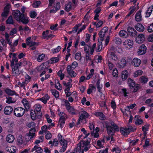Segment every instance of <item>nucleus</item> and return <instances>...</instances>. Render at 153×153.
<instances>
[{
  "label": "nucleus",
  "instance_id": "43",
  "mask_svg": "<svg viewBox=\"0 0 153 153\" xmlns=\"http://www.w3.org/2000/svg\"><path fill=\"white\" fill-rule=\"evenodd\" d=\"M113 40L116 44H120L122 42V41L119 37H115L114 38Z\"/></svg>",
  "mask_w": 153,
  "mask_h": 153
},
{
  "label": "nucleus",
  "instance_id": "47",
  "mask_svg": "<svg viewBox=\"0 0 153 153\" xmlns=\"http://www.w3.org/2000/svg\"><path fill=\"white\" fill-rule=\"evenodd\" d=\"M41 4V2L39 1H37L34 2L32 4V6L33 7H38Z\"/></svg>",
  "mask_w": 153,
  "mask_h": 153
},
{
  "label": "nucleus",
  "instance_id": "37",
  "mask_svg": "<svg viewBox=\"0 0 153 153\" xmlns=\"http://www.w3.org/2000/svg\"><path fill=\"white\" fill-rule=\"evenodd\" d=\"M44 64L45 63H43V64L40 66L41 70H42L43 69H45V70L43 71L42 73L40 74V76L45 74L46 73V71L45 70H48V68H46V67H45V65H44Z\"/></svg>",
  "mask_w": 153,
  "mask_h": 153
},
{
  "label": "nucleus",
  "instance_id": "51",
  "mask_svg": "<svg viewBox=\"0 0 153 153\" xmlns=\"http://www.w3.org/2000/svg\"><path fill=\"white\" fill-rule=\"evenodd\" d=\"M46 135L45 137L47 139H49L52 137V135L49 131H46Z\"/></svg>",
  "mask_w": 153,
  "mask_h": 153
},
{
  "label": "nucleus",
  "instance_id": "19",
  "mask_svg": "<svg viewBox=\"0 0 153 153\" xmlns=\"http://www.w3.org/2000/svg\"><path fill=\"white\" fill-rule=\"evenodd\" d=\"M13 109L12 107L8 106H6L4 110V113L5 114H10L12 111Z\"/></svg>",
  "mask_w": 153,
  "mask_h": 153
},
{
  "label": "nucleus",
  "instance_id": "39",
  "mask_svg": "<svg viewBox=\"0 0 153 153\" xmlns=\"http://www.w3.org/2000/svg\"><path fill=\"white\" fill-rule=\"evenodd\" d=\"M99 43L97 44L98 48L97 50V52H99L101 51L102 48V42L100 41L99 39H98Z\"/></svg>",
  "mask_w": 153,
  "mask_h": 153
},
{
  "label": "nucleus",
  "instance_id": "8",
  "mask_svg": "<svg viewBox=\"0 0 153 153\" xmlns=\"http://www.w3.org/2000/svg\"><path fill=\"white\" fill-rule=\"evenodd\" d=\"M108 56L110 60L114 61L118 60V58L114 51H109L108 52Z\"/></svg>",
  "mask_w": 153,
  "mask_h": 153
},
{
  "label": "nucleus",
  "instance_id": "7",
  "mask_svg": "<svg viewBox=\"0 0 153 153\" xmlns=\"http://www.w3.org/2000/svg\"><path fill=\"white\" fill-rule=\"evenodd\" d=\"M59 142L62 146V148L59 150V152L62 153L64 152L67 149L68 145L67 141L65 140H61Z\"/></svg>",
  "mask_w": 153,
  "mask_h": 153
},
{
  "label": "nucleus",
  "instance_id": "61",
  "mask_svg": "<svg viewBox=\"0 0 153 153\" xmlns=\"http://www.w3.org/2000/svg\"><path fill=\"white\" fill-rule=\"evenodd\" d=\"M49 32V30H47L45 32L43 31L42 33V35L43 36L44 38H45L47 37V35Z\"/></svg>",
  "mask_w": 153,
  "mask_h": 153
},
{
  "label": "nucleus",
  "instance_id": "26",
  "mask_svg": "<svg viewBox=\"0 0 153 153\" xmlns=\"http://www.w3.org/2000/svg\"><path fill=\"white\" fill-rule=\"evenodd\" d=\"M128 76V73L127 71H122L121 77L123 80H124L127 79Z\"/></svg>",
  "mask_w": 153,
  "mask_h": 153
},
{
  "label": "nucleus",
  "instance_id": "4",
  "mask_svg": "<svg viewBox=\"0 0 153 153\" xmlns=\"http://www.w3.org/2000/svg\"><path fill=\"white\" fill-rule=\"evenodd\" d=\"M25 111V109L24 108L20 107L15 108L13 113L16 117H21L24 114Z\"/></svg>",
  "mask_w": 153,
  "mask_h": 153
},
{
  "label": "nucleus",
  "instance_id": "32",
  "mask_svg": "<svg viewBox=\"0 0 153 153\" xmlns=\"http://www.w3.org/2000/svg\"><path fill=\"white\" fill-rule=\"evenodd\" d=\"M125 45L131 47L133 45V41L131 40L127 39L124 42Z\"/></svg>",
  "mask_w": 153,
  "mask_h": 153
},
{
  "label": "nucleus",
  "instance_id": "16",
  "mask_svg": "<svg viewBox=\"0 0 153 153\" xmlns=\"http://www.w3.org/2000/svg\"><path fill=\"white\" fill-rule=\"evenodd\" d=\"M94 115L98 117L101 120H103L106 119L105 116L102 112H96L94 113Z\"/></svg>",
  "mask_w": 153,
  "mask_h": 153
},
{
  "label": "nucleus",
  "instance_id": "29",
  "mask_svg": "<svg viewBox=\"0 0 153 153\" xmlns=\"http://www.w3.org/2000/svg\"><path fill=\"white\" fill-rule=\"evenodd\" d=\"M33 150H36V152L38 153H41L43 151L42 149L38 145H36L33 148Z\"/></svg>",
  "mask_w": 153,
  "mask_h": 153
},
{
  "label": "nucleus",
  "instance_id": "30",
  "mask_svg": "<svg viewBox=\"0 0 153 153\" xmlns=\"http://www.w3.org/2000/svg\"><path fill=\"white\" fill-rule=\"evenodd\" d=\"M59 58L58 57H53L48 61L49 63L53 64L57 62L58 61Z\"/></svg>",
  "mask_w": 153,
  "mask_h": 153
},
{
  "label": "nucleus",
  "instance_id": "28",
  "mask_svg": "<svg viewBox=\"0 0 153 153\" xmlns=\"http://www.w3.org/2000/svg\"><path fill=\"white\" fill-rule=\"evenodd\" d=\"M22 137V135H19L17 137V143L19 145H21L25 143Z\"/></svg>",
  "mask_w": 153,
  "mask_h": 153
},
{
  "label": "nucleus",
  "instance_id": "62",
  "mask_svg": "<svg viewBox=\"0 0 153 153\" xmlns=\"http://www.w3.org/2000/svg\"><path fill=\"white\" fill-rule=\"evenodd\" d=\"M64 102L65 104V106L66 109L71 107L70 104L68 102V101L66 100H64Z\"/></svg>",
  "mask_w": 153,
  "mask_h": 153
},
{
  "label": "nucleus",
  "instance_id": "34",
  "mask_svg": "<svg viewBox=\"0 0 153 153\" xmlns=\"http://www.w3.org/2000/svg\"><path fill=\"white\" fill-rule=\"evenodd\" d=\"M52 94L56 97L57 98L59 97V93L58 91L55 89H52L51 90Z\"/></svg>",
  "mask_w": 153,
  "mask_h": 153
},
{
  "label": "nucleus",
  "instance_id": "9",
  "mask_svg": "<svg viewBox=\"0 0 153 153\" xmlns=\"http://www.w3.org/2000/svg\"><path fill=\"white\" fill-rule=\"evenodd\" d=\"M145 40V37L144 35L141 33L139 34L135 39L136 42L139 44L143 42Z\"/></svg>",
  "mask_w": 153,
  "mask_h": 153
},
{
  "label": "nucleus",
  "instance_id": "42",
  "mask_svg": "<svg viewBox=\"0 0 153 153\" xmlns=\"http://www.w3.org/2000/svg\"><path fill=\"white\" fill-rule=\"evenodd\" d=\"M6 23L7 24H13V20L12 16H10L6 20Z\"/></svg>",
  "mask_w": 153,
  "mask_h": 153
},
{
  "label": "nucleus",
  "instance_id": "15",
  "mask_svg": "<svg viewBox=\"0 0 153 153\" xmlns=\"http://www.w3.org/2000/svg\"><path fill=\"white\" fill-rule=\"evenodd\" d=\"M141 10H139L135 14V19L137 22H140L142 20V17L141 15Z\"/></svg>",
  "mask_w": 153,
  "mask_h": 153
},
{
  "label": "nucleus",
  "instance_id": "3",
  "mask_svg": "<svg viewBox=\"0 0 153 153\" xmlns=\"http://www.w3.org/2000/svg\"><path fill=\"white\" fill-rule=\"evenodd\" d=\"M22 63H18L15 64L13 68H12V74L14 76H19L21 73L19 69L21 66Z\"/></svg>",
  "mask_w": 153,
  "mask_h": 153
},
{
  "label": "nucleus",
  "instance_id": "48",
  "mask_svg": "<svg viewBox=\"0 0 153 153\" xmlns=\"http://www.w3.org/2000/svg\"><path fill=\"white\" fill-rule=\"evenodd\" d=\"M57 82L55 84V88L58 90H61L62 89V87L61 85L60 84L59 82L57 80Z\"/></svg>",
  "mask_w": 153,
  "mask_h": 153
},
{
  "label": "nucleus",
  "instance_id": "27",
  "mask_svg": "<svg viewBox=\"0 0 153 153\" xmlns=\"http://www.w3.org/2000/svg\"><path fill=\"white\" fill-rule=\"evenodd\" d=\"M119 65L120 68L125 67L126 64V62L124 58H122L119 62Z\"/></svg>",
  "mask_w": 153,
  "mask_h": 153
},
{
  "label": "nucleus",
  "instance_id": "49",
  "mask_svg": "<svg viewBox=\"0 0 153 153\" xmlns=\"http://www.w3.org/2000/svg\"><path fill=\"white\" fill-rule=\"evenodd\" d=\"M7 100L6 102L7 103L10 104L13 102V98L10 97H6Z\"/></svg>",
  "mask_w": 153,
  "mask_h": 153
},
{
  "label": "nucleus",
  "instance_id": "56",
  "mask_svg": "<svg viewBox=\"0 0 153 153\" xmlns=\"http://www.w3.org/2000/svg\"><path fill=\"white\" fill-rule=\"evenodd\" d=\"M118 71L117 69L113 70L112 75L114 77H117L118 76Z\"/></svg>",
  "mask_w": 153,
  "mask_h": 153
},
{
  "label": "nucleus",
  "instance_id": "35",
  "mask_svg": "<svg viewBox=\"0 0 153 153\" xmlns=\"http://www.w3.org/2000/svg\"><path fill=\"white\" fill-rule=\"evenodd\" d=\"M67 110L68 111L72 114H75L76 112H75V110L74 107H70L67 108Z\"/></svg>",
  "mask_w": 153,
  "mask_h": 153
},
{
  "label": "nucleus",
  "instance_id": "21",
  "mask_svg": "<svg viewBox=\"0 0 153 153\" xmlns=\"http://www.w3.org/2000/svg\"><path fill=\"white\" fill-rule=\"evenodd\" d=\"M106 128H107V133L108 135H110L112 136L113 135V133L115 132L113 128L111 126L107 125H106Z\"/></svg>",
  "mask_w": 153,
  "mask_h": 153
},
{
  "label": "nucleus",
  "instance_id": "50",
  "mask_svg": "<svg viewBox=\"0 0 153 153\" xmlns=\"http://www.w3.org/2000/svg\"><path fill=\"white\" fill-rule=\"evenodd\" d=\"M149 126V125L148 124H147L145 125L144 126L142 127V130L144 132H145L146 131H147L148 130Z\"/></svg>",
  "mask_w": 153,
  "mask_h": 153
},
{
  "label": "nucleus",
  "instance_id": "55",
  "mask_svg": "<svg viewBox=\"0 0 153 153\" xmlns=\"http://www.w3.org/2000/svg\"><path fill=\"white\" fill-rule=\"evenodd\" d=\"M27 43V45H29L30 47L33 46L36 44V42L32 41H28Z\"/></svg>",
  "mask_w": 153,
  "mask_h": 153
},
{
  "label": "nucleus",
  "instance_id": "23",
  "mask_svg": "<svg viewBox=\"0 0 153 153\" xmlns=\"http://www.w3.org/2000/svg\"><path fill=\"white\" fill-rule=\"evenodd\" d=\"M119 35L120 37L126 38L128 36V32L125 30H121L119 33Z\"/></svg>",
  "mask_w": 153,
  "mask_h": 153
},
{
  "label": "nucleus",
  "instance_id": "54",
  "mask_svg": "<svg viewBox=\"0 0 153 153\" xmlns=\"http://www.w3.org/2000/svg\"><path fill=\"white\" fill-rule=\"evenodd\" d=\"M41 106L39 104L36 105L35 109L37 112H41L40 111L41 108Z\"/></svg>",
  "mask_w": 153,
  "mask_h": 153
},
{
  "label": "nucleus",
  "instance_id": "14",
  "mask_svg": "<svg viewBox=\"0 0 153 153\" xmlns=\"http://www.w3.org/2000/svg\"><path fill=\"white\" fill-rule=\"evenodd\" d=\"M135 29L140 32H143L145 29L144 26L141 23H137L134 26Z\"/></svg>",
  "mask_w": 153,
  "mask_h": 153
},
{
  "label": "nucleus",
  "instance_id": "24",
  "mask_svg": "<svg viewBox=\"0 0 153 153\" xmlns=\"http://www.w3.org/2000/svg\"><path fill=\"white\" fill-rule=\"evenodd\" d=\"M5 92L9 95L13 96L14 95H16V93L14 91L10 90V89L7 88L5 90Z\"/></svg>",
  "mask_w": 153,
  "mask_h": 153
},
{
  "label": "nucleus",
  "instance_id": "5",
  "mask_svg": "<svg viewBox=\"0 0 153 153\" xmlns=\"http://www.w3.org/2000/svg\"><path fill=\"white\" fill-rule=\"evenodd\" d=\"M108 28L107 27H103L102 30L100 31L99 33V35L100 39V41L102 42L104 40V37L105 35V33L107 32Z\"/></svg>",
  "mask_w": 153,
  "mask_h": 153
},
{
  "label": "nucleus",
  "instance_id": "45",
  "mask_svg": "<svg viewBox=\"0 0 153 153\" xmlns=\"http://www.w3.org/2000/svg\"><path fill=\"white\" fill-rule=\"evenodd\" d=\"M45 56V55L44 54H42L41 55H39L38 56L37 60L39 62H41L43 59H44Z\"/></svg>",
  "mask_w": 153,
  "mask_h": 153
},
{
  "label": "nucleus",
  "instance_id": "25",
  "mask_svg": "<svg viewBox=\"0 0 153 153\" xmlns=\"http://www.w3.org/2000/svg\"><path fill=\"white\" fill-rule=\"evenodd\" d=\"M14 136L11 134H9L6 137L7 141L9 143H12L14 140Z\"/></svg>",
  "mask_w": 153,
  "mask_h": 153
},
{
  "label": "nucleus",
  "instance_id": "31",
  "mask_svg": "<svg viewBox=\"0 0 153 153\" xmlns=\"http://www.w3.org/2000/svg\"><path fill=\"white\" fill-rule=\"evenodd\" d=\"M128 84L130 88H132L135 86L134 81L131 79H128Z\"/></svg>",
  "mask_w": 153,
  "mask_h": 153
},
{
  "label": "nucleus",
  "instance_id": "33",
  "mask_svg": "<svg viewBox=\"0 0 153 153\" xmlns=\"http://www.w3.org/2000/svg\"><path fill=\"white\" fill-rule=\"evenodd\" d=\"M153 7H149L148 10H147V11L146 12V17H149L151 15L152 12V11Z\"/></svg>",
  "mask_w": 153,
  "mask_h": 153
},
{
  "label": "nucleus",
  "instance_id": "57",
  "mask_svg": "<svg viewBox=\"0 0 153 153\" xmlns=\"http://www.w3.org/2000/svg\"><path fill=\"white\" fill-rule=\"evenodd\" d=\"M36 131V129L34 128H31L29 131V134H30L31 135H33L34 136H35V132Z\"/></svg>",
  "mask_w": 153,
  "mask_h": 153
},
{
  "label": "nucleus",
  "instance_id": "22",
  "mask_svg": "<svg viewBox=\"0 0 153 153\" xmlns=\"http://www.w3.org/2000/svg\"><path fill=\"white\" fill-rule=\"evenodd\" d=\"M140 117L139 116H135L134 117V119L135 120V124L137 125H140L143 122V120L139 118Z\"/></svg>",
  "mask_w": 153,
  "mask_h": 153
},
{
  "label": "nucleus",
  "instance_id": "10",
  "mask_svg": "<svg viewBox=\"0 0 153 153\" xmlns=\"http://www.w3.org/2000/svg\"><path fill=\"white\" fill-rule=\"evenodd\" d=\"M127 30L130 36L134 37L137 36V33L133 28L129 27L128 28Z\"/></svg>",
  "mask_w": 153,
  "mask_h": 153
},
{
  "label": "nucleus",
  "instance_id": "12",
  "mask_svg": "<svg viewBox=\"0 0 153 153\" xmlns=\"http://www.w3.org/2000/svg\"><path fill=\"white\" fill-rule=\"evenodd\" d=\"M89 141H81L80 142L77 144L78 150L81 149V147H83L85 146H89Z\"/></svg>",
  "mask_w": 153,
  "mask_h": 153
},
{
  "label": "nucleus",
  "instance_id": "63",
  "mask_svg": "<svg viewBox=\"0 0 153 153\" xmlns=\"http://www.w3.org/2000/svg\"><path fill=\"white\" fill-rule=\"evenodd\" d=\"M61 47L60 46H58V47L56 49H54L53 51V53H56L58 52L59 50L61 49Z\"/></svg>",
  "mask_w": 153,
  "mask_h": 153
},
{
  "label": "nucleus",
  "instance_id": "38",
  "mask_svg": "<svg viewBox=\"0 0 153 153\" xmlns=\"http://www.w3.org/2000/svg\"><path fill=\"white\" fill-rule=\"evenodd\" d=\"M148 78L144 76H142L140 79V81L142 83H145L148 81Z\"/></svg>",
  "mask_w": 153,
  "mask_h": 153
},
{
  "label": "nucleus",
  "instance_id": "40",
  "mask_svg": "<svg viewBox=\"0 0 153 153\" xmlns=\"http://www.w3.org/2000/svg\"><path fill=\"white\" fill-rule=\"evenodd\" d=\"M100 80L99 79L97 81L96 83V85L97 89L98 90V91L100 93H102V91L101 90L102 89V87L100 86Z\"/></svg>",
  "mask_w": 153,
  "mask_h": 153
},
{
  "label": "nucleus",
  "instance_id": "46",
  "mask_svg": "<svg viewBox=\"0 0 153 153\" xmlns=\"http://www.w3.org/2000/svg\"><path fill=\"white\" fill-rule=\"evenodd\" d=\"M57 74L60 77L61 80H62L63 79L65 74L62 73V70H60L57 73Z\"/></svg>",
  "mask_w": 153,
  "mask_h": 153
},
{
  "label": "nucleus",
  "instance_id": "18",
  "mask_svg": "<svg viewBox=\"0 0 153 153\" xmlns=\"http://www.w3.org/2000/svg\"><path fill=\"white\" fill-rule=\"evenodd\" d=\"M22 102L24 105L26 111H28L30 108L29 103L26 99H23Z\"/></svg>",
  "mask_w": 153,
  "mask_h": 153
},
{
  "label": "nucleus",
  "instance_id": "17",
  "mask_svg": "<svg viewBox=\"0 0 153 153\" xmlns=\"http://www.w3.org/2000/svg\"><path fill=\"white\" fill-rule=\"evenodd\" d=\"M132 64L135 67L139 66L141 63V60L137 58H134L132 61Z\"/></svg>",
  "mask_w": 153,
  "mask_h": 153
},
{
  "label": "nucleus",
  "instance_id": "59",
  "mask_svg": "<svg viewBox=\"0 0 153 153\" xmlns=\"http://www.w3.org/2000/svg\"><path fill=\"white\" fill-rule=\"evenodd\" d=\"M79 36L76 39V41L74 44V47L76 48H77V46L79 42Z\"/></svg>",
  "mask_w": 153,
  "mask_h": 153
},
{
  "label": "nucleus",
  "instance_id": "53",
  "mask_svg": "<svg viewBox=\"0 0 153 153\" xmlns=\"http://www.w3.org/2000/svg\"><path fill=\"white\" fill-rule=\"evenodd\" d=\"M147 30L148 32L151 33L153 31V23L148 26Z\"/></svg>",
  "mask_w": 153,
  "mask_h": 153
},
{
  "label": "nucleus",
  "instance_id": "11",
  "mask_svg": "<svg viewBox=\"0 0 153 153\" xmlns=\"http://www.w3.org/2000/svg\"><path fill=\"white\" fill-rule=\"evenodd\" d=\"M146 47L144 44H142L139 49V51H138V54L141 55H143L145 54L146 52Z\"/></svg>",
  "mask_w": 153,
  "mask_h": 153
},
{
  "label": "nucleus",
  "instance_id": "64",
  "mask_svg": "<svg viewBox=\"0 0 153 153\" xmlns=\"http://www.w3.org/2000/svg\"><path fill=\"white\" fill-rule=\"evenodd\" d=\"M148 40L149 42H152L153 41V33L149 36L148 39Z\"/></svg>",
  "mask_w": 153,
  "mask_h": 153
},
{
  "label": "nucleus",
  "instance_id": "52",
  "mask_svg": "<svg viewBox=\"0 0 153 153\" xmlns=\"http://www.w3.org/2000/svg\"><path fill=\"white\" fill-rule=\"evenodd\" d=\"M77 62H74L70 66L71 67L72 70H74L77 66Z\"/></svg>",
  "mask_w": 153,
  "mask_h": 153
},
{
  "label": "nucleus",
  "instance_id": "6",
  "mask_svg": "<svg viewBox=\"0 0 153 153\" xmlns=\"http://www.w3.org/2000/svg\"><path fill=\"white\" fill-rule=\"evenodd\" d=\"M33 110L30 111V115L32 120H34L37 119H40L42 117V114L41 112H35L33 113L32 112Z\"/></svg>",
  "mask_w": 153,
  "mask_h": 153
},
{
  "label": "nucleus",
  "instance_id": "60",
  "mask_svg": "<svg viewBox=\"0 0 153 153\" xmlns=\"http://www.w3.org/2000/svg\"><path fill=\"white\" fill-rule=\"evenodd\" d=\"M73 70H72L71 67L70 65H68L67 66V71L68 74H70L71 72V71H73Z\"/></svg>",
  "mask_w": 153,
  "mask_h": 153
},
{
  "label": "nucleus",
  "instance_id": "58",
  "mask_svg": "<svg viewBox=\"0 0 153 153\" xmlns=\"http://www.w3.org/2000/svg\"><path fill=\"white\" fill-rule=\"evenodd\" d=\"M115 151L116 153H120L121 151V150L117 147H114L112 149V151L114 152Z\"/></svg>",
  "mask_w": 153,
  "mask_h": 153
},
{
  "label": "nucleus",
  "instance_id": "1",
  "mask_svg": "<svg viewBox=\"0 0 153 153\" xmlns=\"http://www.w3.org/2000/svg\"><path fill=\"white\" fill-rule=\"evenodd\" d=\"M12 14L17 21H21L24 24H27L29 22L27 17L24 14H22L19 10L14 11Z\"/></svg>",
  "mask_w": 153,
  "mask_h": 153
},
{
  "label": "nucleus",
  "instance_id": "41",
  "mask_svg": "<svg viewBox=\"0 0 153 153\" xmlns=\"http://www.w3.org/2000/svg\"><path fill=\"white\" fill-rule=\"evenodd\" d=\"M71 7V3L70 2L66 5L65 10L67 12H68L70 10Z\"/></svg>",
  "mask_w": 153,
  "mask_h": 153
},
{
  "label": "nucleus",
  "instance_id": "44",
  "mask_svg": "<svg viewBox=\"0 0 153 153\" xmlns=\"http://www.w3.org/2000/svg\"><path fill=\"white\" fill-rule=\"evenodd\" d=\"M75 58L76 60L81 59V55L80 52H78L75 55Z\"/></svg>",
  "mask_w": 153,
  "mask_h": 153
},
{
  "label": "nucleus",
  "instance_id": "13",
  "mask_svg": "<svg viewBox=\"0 0 153 153\" xmlns=\"http://www.w3.org/2000/svg\"><path fill=\"white\" fill-rule=\"evenodd\" d=\"M10 7V6L9 4L6 6L4 9V12L1 14L2 17H6L7 16Z\"/></svg>",
  "mask_w": 153,
  "mask_h": 153
},
{
  "label": "nucleus",
  "instance_id": "36",
  "mask_svg": "<svg viewBox=\"0 0 153 153\" xmlns=\"http://www.w3.org/2000/svg\"><path fill=\"white\" fill-rule=\"evenodd\" d=\"M34 136L30 134L27 133L25 136V140L26 141H29L31 140V139Z\"/></svg>",
  "mask_w": 153,
  "mask_h": 153
},
{
  "label": "nucleus",
  "instance_id": "2",
  "mask_svg": "<svg viewBox=\"0 0 153 153\" xmlns=\"http://www.w3.org/2000/svg\"><path fill=\"white\" fill-rule=\"evenodd\" d=\"M136 129L135 128H133L132 126H127L125 128L121 127L120 129V132L123 135H127L130 132H133Z\"/></svg>",
  "mask_w": 153,
  "mask_h": 153
},
{
  "label": "nucleus",
  "instance_id": "20",
  "mask_svg": "<svg viewBox=\"0 0 153 153\" xmlns=\"http://www.w3.org/2000/svg\"><path fill=\"white\" fill-rule=\"evenodd\" d=\"M88 114L85 111H83L81 112L79 117L80 119H81V120H82L88 118Z\"/></svg>",
  "mask_w": 153,
  "mask_h": 153
}]
</instances>
